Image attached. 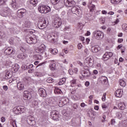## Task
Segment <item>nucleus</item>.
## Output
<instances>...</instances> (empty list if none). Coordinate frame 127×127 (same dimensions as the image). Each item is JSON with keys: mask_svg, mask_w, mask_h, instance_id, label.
<instances>
[{"mask_svg": "<svg viewBox=\"0 0 127 127\" xmlns=\"http://www.w3.org/2000/svg\"><path fill=\"white\" fill-rule=\"evenodd\" d=\"M102 79H103L104 83H107L108 82V77L106 76H101Z\"/></svg>", "mask_w": 127, "mask_h": 127, "instance_id": "79ce46f5", "label": "nucleus"}, {"mask_svg": "<svg viewBox=\"0 0 127 127\" xmlns=\"http://www.w3.org/2000/svg\"><path fill=\"white\" fill-rule=\"evenodd\" d=\"M32 67H33V64H30L29 65V66H28V69H31V68H32Z\"/></svg>", "mask_w": 127, "mask_h": 127, "instance_id": "680f3d73", "label": "nucleus"}, {"mask_svg": "<svg viewBox=\"0 0 127 127\" xmlns=\"http://www.w3.org/2000/svg\"><path fill=\"white\" fill-rule=\"evenodd\" d=\"M26 41L27 43L29 44H33L34 43H36V40L33 39V38L31 37H26Z\"/></svg>", "mask_w": 127, "mask_h": 127, "instance_id": "aec40b11", "label": "nucleus"}, {"mask_svg": "<svg viewBox=\"0 0 127 127\" xmlns=\"http://www.w3.org/2000/svg\"><path fill=\"white\" fill-rule=\"evenodd\" d=\"M1 16L6 17V16H10L11 15V9L8 6L4 7L3 11L0 13Z\"/></svg>", "mask_w": 127, "mask_h": 127, "instance_id": "f03ea898", "label": "nucleus"}, {"mask_svg": "<svg viewBox=\"0 0 127 127\" xmlns=\"http://www.w3.org/2000/svg\"><path fill=\"white\" fill-rule=\"evenodd\" d=\"M12 73V72H10L9 71H7L5 73H0V76H3V79H10V78H11V76H12L11 74Z\"/></svg>", "mask_w": 127, "mask_h": 127, "instance_id": "a211bd4d", "label": "nucleus"}, {"mask_svg": "<svg viewBox=\"0 0 127 127\" xmlns=\"http://www.w3.org/2000/svg\"><path fill=\"white\" fill-rule=\"evenodd\" d=\"M3 90H4L5 91H7V89H8L7 86H6V85H4V86H3Z\"/></svg>", "mask_w": 127, "mask_h": 127, "instance_id": "864d4df0", "label": "nucleus"}, {"mask_svg": "<svg viewBox=\"0 0 127 127\" xmlns=\"http://www.w3.org/2000/svg\"><path fill=\"white\" fill-rule=\"evenodd\" d=\"M51 53H52V54H54V55H56V54H57L58 53V50H57V49L55 48V49H51Z\"/></svg>", "mask_w": 127, "mask_h": 127, "instance_id": "7c9ffc66", "label": "nucleus"}, {"mask_svg": "<svg viewBox=\"0 0 127 127\" xmlns=\"http://www.w3.org/2000/svg\"><path fill=\"white\" fill-rule=\"evenodd\" d=\"M51 117H52V119L56 122L59 121V119H60L59 113L58 112H57V111L56 110H54L51 113Z\"/></svg>", "mask_w": 127, "mask_h": 127, "instance_id": "0eeeda50", "label": "nucleus"}, {"mask_svg": "<svg viewBox=\"0 0 127 127\" xmlns=\"http://www.w3.org/2000/svg\"><path fill=\"white\" fill-rule=\"evenodd\" d=\"M94 109H95L96 111H99V106H94Z\"/></svg>", "mask_w": 127, "mask_h": 127, "instance_id": "69168bd1", "label": "nucleus"}, {"mask_svg": "<svg viewBox=\"0 0 127 127\" xmlns=\"http://www.w3.org/2000/svg\"><path fill=\"white\" fill-rule=\"evenodd\" d=\"M38 93L40 97H42V98H46V97H47V92H46V90L44 88H40L38 90Z\"/></svg>", "mask_w": 127, "mask_h": 127, "instance_id": "2eb2a0df", "label": "nucleus"}, {"mask_svg": "<svg viewBox=\"0 0 127 127\" xmlns=\"http://www.w3.org/2000/svg\"><path fill=\"white\" fill-rule=\"evenodd\" d=\"M22 68L24 69V70H28V66L27 65H23L22 66Z\"/></svg>", "mask_w": 127, "mask_h": 127, "instance_id": "a18cd8bd", "label": "nucleus"}, {"mask_svg": "<svg viewBox=\"0 0 127 127\" xmlns=\"http://www.w3.org/2000/svg\"><path fill=\"white\" fill-rule=\"evenodd\" d=\"M51 1L52 4H57V3H59V4L61 5L60 8H62V7H63V3L60 2V0H51Z\"/></svg>", "mask_w": 127, "mask_h": 127, "instance_id": "5701e85b", "label": "nucleus"}, {"mask_svg": "<svg viewBox=\"0 0 127 127\" xmlns=\"http://www.w3.org/2000/svg\"><path fill=\"white\" fill-rule=\"evenodd\" d=\"M53 24L54 26L56 27V28H58L59 27H60V26H61V25L62 24V22L61 21V20H60L59 17H56L54 18V21Z\"/></svg>", "mask_w": 127, "mask_h": 127, "instance_id": "1a4fd4ad", "label": "nucleus"}, {"mask_svg": "<svg viewBox=\"0 0 127 127\" xmlns=\"http://www.w3.org/2000/svg\"><path fill=\"white\" fill-rule=\"evenodd\" d=\"M37 26L39 29H44V28L47 26V22H46V20L39 21L38 23Z\"/></svg>", "mask_w": 127, "mask_h": 127, "instance_id": "9b49d317", "label": "nucleus"}, {"mask_svg": "<svg viewBox=\"0 0 127 127\" xmlns=\"http://www.w3.org/2000/svg\"><path fill=\"white\" fill-rule=\"evenodd\" d=\"M124 41V40L123 39H118V42L119 43H122Z\"/></svg>", "mask_w": 127, "mask_h": 127, "instance_id": "0e129e2a", "label": "nucleus"}, {"mask_svg": "<svg viewBox=\"0 0 127 127\" xmlns=\"http://www.w3.org/2000/svg\"><path fill=\"white\" fill-rule=\"evenodd\" d=\"M100 50V48L97 47H92V52L96 53L98 52Z\"/></svg>", "mask_w": 127, "mask_h": 127, "instance_id": "72a5a7b5", "label": "nucleus"}, {"mask_svg": "<svg viewBox=\"0 0 127 127\" xmlns=\"http://www.w3.org/2000/svg\"><path fill=\"white\" fill-rule=\"evenodd\" d=\"M55 93L57 95H59V94H62V91L59 88H56L55 89Z\"/></svg>", "mask_w": 127, "mask_h": 127, "instance_id": "f704fd0d", "label": "nucleus"}, {"mask_svg": "<svg viewBox=\"0 0 127 127\" xmlns=\"http://www.w3.org/2000/svg\"><path fill=\"white\" fill-rule=\"evenodd\" d=\"M71 12L74 14H76L77 16H80L82 15V11L80 9V8H77V6H74L71 8Z\"/></svg>", "mask_w": 127, "mask_h": 127, "instance_id": "6e6552de", "label": "nucleus"}, {"mask_svg": "<svg viewBox=\"0 0 127 127\" xmlns=\"http://www.w3.org/2000/svg\"><path fill=\"white\" fill-rule=\"evenodd\" d=\"M68 73L69 74V75H73V70H72V69H69L68 70Z\"/></svg>", "mask_w": 127, "mask_h": 127, "instance_id": "603ef678", "label": "nucleus"}, {"mask_svg": "<svg viewBox=\"0 0 127 127\" xmlns=\"http://www.w3.org/2000/svg\"><path fill=\"white\" fill-rule=\"evenodd\" d=\"M11 5L15 10H16L17 8H19V7H21V4L17 3V1L16 0H12V2L11 3Z\"/></svg>", "mask_w": 127, "mask_h": 127, "instance_id": "ddd939ff", "label": "nucleus"}, {"mask_svg": "<svg viewBox=\"0 0 127 127\" xmlns=\"http://www.w3.org/2000/svg\"><path fill=\"white\" fill-rule=\"evenodd\" d=\"M85 53H86L87 55L89 54V51L88 50V49H85L84 50Z\"/></svg>", "mask_w": 127, "mask_h": 127, "instance_id": "338daca9", "label": "nucleus"}, {"mask_svg": "<svg viewBox=\"0 0 127 127\" xmlns=\"http://www.w3.org/2000/svg\"><path fill=\"white\" fill-rule=\"evenodd\" d=\"M65 3L66 6L71 7V6H75V5L76 4V2H75V1H74L73 0H67Z\"/></svg>", "mask_w": 127, "mask_h": 127, "instance_id": "6ab92c4d", "label": "nucleus"}, {"mask_svg": "<svg viewBox=\"0 0 127 127\" xmlns=\"http://www.w3.org/2000/svg\"><path fill=\"white\" fill-rule=\"evenodd\" d=\"M5 2V1H4V0H0V5L3 4Z\"/></svg>", "mask_w": 127, "mask_h": 127, "instance_id": "09e8293b", "label": "nucleus"}, {"mask_svg": "<svg viewBox=\"0 0 127 127\" xmlns=\"http://www.w3.org/2000/svg\"><path fill=\"white\" fill-rule=\"evenodd\" d=\"M30 3L34 6H36L37 5V0H30Z\"/></svg>", "mask_w": 127, "mask_h": 127, "instance_id": "473e14b6", "label": "nucleus"}, {"mask_svg": "<svg viewBox=\"0 0 127 127\" xmlns=\"http://www.w3.org/2000/svg\"><path fill=\"white\" fill-rule=\"evenodd\" d=\"M17 112H19V114H23V113L25 112V107L21 106H17L15 113H16V115H19V114Z\"/></svg>", "mask_w": 127, "mask_h": 127, "instance_id": "4468645a", "label": "nucleus"}, {"mask_svg": "<svg viewBox=\"0 0 127 127\" xmlns=\"http://www.w3.org/2000/svg\"><path fill=\"white\" fill-rule=\"evenodd\" d=\"M66 82V78H63L62 79H61L60 81L58 83V85H63L64 83Z\"/></svg>", "mask_w": 127, "mask_h": 127, "instance_id": "c9c22d12", "label": "nucleus"}, {"mask_svg": "<svg viewBox=\"0 0 127 127\" xmlns=\"http://www.w3.org/2000/svg\"><path fill=\"white\" fill-rule=\"evenodd\" d=\"M24 100H30L31 99V93L28 91H24L23 94Z\"/></svg>", "mask_w": 127, "mask_h": 127, "instance_id": "dca6fc26", "label": "nucleus"}, {"mask_svg": "<svg viewBox=\"0 0 127 127\" xmlns=\"http://www.w3.org/2000/svg\"><path fill=\"white\" fill-rule=\"evenodd\" d=\"M102 14H107V11H106V10H102Z\"/></svg>", "mask_w": 127, "mask_h": 127, "instance_id": "774afa93", "label": "nucleus"}, {"mask_svg": "<svg viewBox=\"0 0 127 127\" xmlns=\"http://www.w3.org/2000/svg\"><path fill=\"white\" fill-rule=\"evenodd\" d=\"M120 86L122 87H125L126 86V82L123 79H121L120 80Z\"/></svg>", "mask_w": 127, "mask_h": 127, "instance_id": "e433bc0d", "label": "nucleus"}, {"mask_svg": "<svg viewBox=\"0 0 127 127\" xmlns=\"http://www.w3.org/2000/svg\"><path fill=\"white\" fill-rule=\"evenodd\" d=\"M47 82L48 83H53V82H54V79L52 78V77H49L47 79Z\"/></svg>", "mask_w": 127, "mask_h": 127, "instance_id": "ea45409f", "label": "nucleus"}, {"mask_svg": "<svg viewBox=\"0 0 127 127\" xmlns=\"http://www.w3.org/2000/svg\"><path fill=\"white\" fill-rule=\"evenodd\" d=\"M1 122L2 123H4V122H5V118L4 117H1Z\"/></svg>", "mask_w": 127, "mask_h": 127, "instance_id": "6e6d98bb", "label": "nucleus"}, {"mask_svg": "<svg viewBox=\"0 0 127 127\" xmlns=\"http://www.w3.org/2000/svg\"><path fill=\"white\" fill-rule=\"evenodd\" d=\"M71 87H73L74 85H76V80L73 79L70 81Z\"/></svg>", "mask_w": 127, "mask_h": 127, "instance_id": "37998d69", "label": "nucleus"}, {"mask_svg": "<svg viewBox=\"0 0 127 127\" xmlns=\"http://www.w3.org/2000/svg\"><path fill=\"white\" fill-rule=\"evenodd\" d=\"M115 96L117 97V98H122L123 96V90L122 89H118L116 91Z\"/></svg>", "mask_w": 127, "mask_h": 127, "instance_id": "4be33fe9", "label": "nucleus"}, {"mask_svg": "<svg viewBox=\"0 0 127 127\" xmlns=\"http://www.w3.org/2000/svg\"><path fill=\"white\" fill-rule=\"evenodd\" d=\"M27 122L29 126H34L35 125V118L31 116H28L27 118Z\"/></svg>", "mask_w": 127, "mask_h": 127, "instance_id": "f8f14e48", "label": "nucleus"}, {"mask_svg": "<svg viewBox=\"0 0 127 127\" xmlns=\"http://www.w3.org/2000/svg\"><path fill=\"white\" fill-rule=\"evenodd\" d=\"M122 47H123V45L122 44L119 45L118 47H117V50H119L121 49V48H122Z\"/></svg>", "mask_w": 127, "mask_h": 127, "instance_id": "3c124183", "label": "nucleus"}, {"mask_svg": "<svg viewBox=\"0 0 127 127\" xmlns=\"http://www.w3.org/2000/svg\"><path fill=\"white\" fill-rule=\"evenodd\" d=\"M106 96H107V94L106 93L103 94V96L102 98V101L103 102H105V101H106Z\"/></svg>", "mask_w": 127, "mask_h": 127, "instance_id": "49530a36", "label": "nucleus"}, {"mask_svg": "<svg viewBox=\"0 0 127 127\" xmlns=\"http://www.w3.org/2000/svg\"><path fill=\"white\" fill-rule=\"evenodd\" d=\"M38 10L41 13H47L50 12L51 9L47 5H40L38 7Z\"/></svg>", "mask_w": 127, "mask_h": 127, "instance_id": "7ed1b4c3", "label": "nucleus"}, {"mask_svg": "<svg viewBox=\"0 0 127 127\" xmlns=\"http://www.w3.org/2000/svg\"><path fill=\"white\" fill-rule=\"evenodd\" d=\"M77 108H78V105H77L76 104H73V108L74 109V110H77Z\"/></svg>", "mask_w": 127, "mask_h": 127, "instance_id": "de8ad7c7", "label": "nucleus"}, {"mask_svg": "<svg viewBox=\"0 0 127 127\" xmlns=\"http://www.w3.org/2000/svg\"><path fill=\"white\" fill-rule=\"evenodd\" d=\"M89 9H90V11H91V12H93V11L95 10V5L91 4L89 6Z\"/></svg>", "mask_w": 127, "mask_h": 127, "instance_id": "58836bf2", "label": "nucleus"}, {"mask_svg": "<svg viewBox=\"0 0 127 127\" xmlns=\"http://www.w3.org/2000/svg\"><path fill=\"white\" fill-rule=\"evenodd\" d=\"M50 69L53 71L56 69V64H50Z\"/></svg>", "mask_w": 127, "mask_h": 127, "instance_id": "2f4dec72", "label": "nucleus"}, {"mask_svg": "<svg viewBox=\"0 0 127 127\" xmlns=\"http://www.w3.org/2000/svg\"><path fill=\"white\" fill-rule=\"evenodd\" d=\"M17 16L19 18H22L26 14V9L25 8H20L17 11Z\"/></svg>", "mask_w": 127, "mask_h": 127, "instance_id": "9d476101", "label": "nucleus"}, {"mask_svg": "<svg viewBox=\"0 0 127 127\" xmlns=\"http://www.w3.org/2000/svg\"><path fill=\"white\" fill-rule=\"evenodd\" d=\"M17 58H19V59H22V60H23V59H25L26 58L27 56L24 55V54H19L17 56Z\"/></svg>", "mask_w": 127, "mask_h": 127, "instance_id": "bb28decb", "label": "nucleus"}, {"mask_svg": "<svg viewBox=\"0 0 127 127\" xmlns=\"http://www.w3.org/2000/svg\"><path fill=\"white\" fill-rule=\"evenodd\" d=\"M118 107L120 110H125L126 109V104L124 103H120L118 104Z\"/></svg>", "mask_w": 127, "mask_h": 127, "instance_id": "a878e982", "label": "nucleus"}, {"mask_svg": "<svg viewBox=\"0 0 127 127\" xmlns=\"http://www.w3.org/2000/svg\"><path fill=\"white\" fill-rule=\"evenodd\" d=\"M78 49H81L82 48V44H78L77 45Z\"/></svg>", "mask_w": 127, "mask_h": 127, "instance_id": "052dcab7", "label": "nucleus"}, {"mask_svg": "<svg viewBox=\"0 0 127 127\" xmlns=\"http://www.w3.org/2000/svg\"><path fill=\"white\" fill-rule=\"evenodd\" d=\"M84 70H82L81 72V75L85 78H88L91 75V72H90V69L88 66H85L84 68Z\"/></svg>", "mask_w": 127, "mask_h": 127, "instance_id": "423d86ee", "label": "nucleus"}, {"mask_svg": "<svg viewBox=\"0 0 127 127\" xmlns=\"http://www.w3.org/2000/svg\"><path fill=\"white\" fill-rule=\"evenodd\" d=\"M17 87L18 88V90H19L20 91L24 89V85L21 82H18L17 83Z\"/></svg>", "mask_w": 127, "mask_h": 127, "instance_id": "b1692460", "label": "nucleus"}, {"mask_svg": "<svg viewBox=\"0 0 127 127\" xmlns=\"http://www.w3.org/2000/svg\"><path fill=\"white\" fill-rule=\"evenodd\" d=\"M85 65H88L90 67H92L94 64V58L92 56H89L86 58L84 61Z\"/></svg>", "mask_w": 127, "mask_h": 127, "instance_id": "20e7f679", "label": "nucleus"}, {"mask_svg": "<svg viewBox=\"0 0 127 127\" xmlns=\"http://www.w3.org/2000/svg\"><path fill=\"white\" fill-rule=\"evenodd\" d=\"M48 39L51 42H52V41H54L55 40V36L53 35H50L48 36Z\"/></svg>", "mask_w": 127, "mask_h": 127, "instance_id": "cd10ccee", "label": "nucleus"}, {"mask_svg": "<svg viewBox=\"0 0 127 127\" xmlns=\"http://www.w3.org/2000/svg\"><path fill=\"white\" fill-rule=\"evenodd\" d=\"M45 49H46V47H45L44 44H42L36 48L35 52L39 54H43V53H45Z\"/></svg>", "mask_w": 127, "mask_h": 127, "instance_id": "39448f33", "label": "nucleus"}, {"mask_svg": "<svg viewBox=\"0 0 127 127\" xmlns=\"http://www.w3.org/2000/svg\"><path fill=\"white\" fill-rule=\"evenodd\" d=\"M115 123H116L115 119L111 120V125H114L115 124Z\"/></svg>", "mask_w": 127, "mask_h": 127, "instance_id": "13d9d810", "label": "nucleus"}, {"mask_svg": "<svg viewBox=\"0 0 127 127\" xmlns=\"http://www.w3.org/2000/svg\"><path fill=\"white\" fill-rule=\"evenodd\" d=\"M5 37V33L3 31L0 30V39H2V38H4Z\"/></svg>", "mask_w": 127, "mask_h": 127, "instance_id": "c756f323", "label": "nucleus"}, {"mask_svg": "<svg viewBox=\"0 0 127 127\" xmlns=\"http://www.w3.org/2000/svg\"><path fill=\"white\" fill-rule=\"evenodd\" d=\"M41 57V55H36V59H38V60H40Z\"/></svg>", "mask_w": 127, "mask_h": 127, "instance_id": "4d7b16f0", "label": "nucleus"}, {"mask_svg": "<svg viewBox=\"0 0 127 127\" xmlns=\"http://www.w3.org/2000/svg\"><path fill=\"white\" fill-rule=\"evenodd\" d=\"M15 51L12 48H8L4 51V54L5 55H11V54H14Z\"/></svg>", "mask_w": 127, "mask_h": 127, "instance_id": "f3484780", "label": "nucleus"}, {"mask_svg": "<svg viewBox=\"0 0 127 127\" xmlns=\"http://www.w3.org/2000/svg\"><path fill=\"white\" fill-rule=\"evenodd\" d=\"M122 28L124 29V31L127 32V24L123 25Z\"/></svg>", "mask_w": 127, "mask_h": 127, "instance_id": "a19ab883", "label": "nucleus"}, {"mask_svg": "<svg viewBox=\"0 0 127 127\" xmlns=\"http://www.w3.org/2000/svg\"><path fill=\"white\" fill-rule=\"evenodd\" d=\"M121 0H110V1L111 3L116 4V3H119V2H121Z\"/></svg>", "mask_w": 127, "mask_h": 127, "instance_id": "4c0bfd02", "label": "nucleus"}, {"mask_svg": "<svg viewBox=\"0 0 127 127\" xmlns=\"http://www.w3.org/2000/svg\"><path fill=\"white\" fill-rule=\"evenodd\" d=\"M18 69H19V65H18V64H15L12 65L11 70L14 73L17 72V71H18Z\"/></svg>", "mask_w": 127, "mask_h": 127, "instance_id": "412c9836", "label": "nucleus"}, {"mask_svg": "<svg viewBox=\"0 0 127 127\" xmlns=\"http://www.w3.org/2000/svg\"><path fill=\"white\" fill-rule=\"evenodd\" d=\"M110 56H109V54L108 53H105V54L103 56V60L104 61H107V60H109L110 59Z\"/></svg>", "mask_w": 127, "mask_h": 127, "instance_id": "393cba45", "label": "nucleus"}, {"mask_svg": "<svg viewBox=\"0 0 127 127\" xmlns=\"http://www.w3.org/2000/svg\"><path fill=\"white\" fill-rule=\"evenodd\" d=\"M86 106V104H85L84 103H82L80 104V107L82 108H84Z\"/></svg>", "mask_w": 127, "mask_h": 127, "instance_id": "e2e57ef3", "label": "nucleus"}, {"mask_svg": "<svg viewBox=\"0 0 127 127\" xmlns=\"http://www.w3.org/2000/svg\"><path fill=\"white\" fill-rule=\"evenodd\" d=\"M25 27H26L27 28H30L31 26V22L28 21H25Z\"/></svg>", "mask_w": 127, "mask_h": 127, "instance_id": "c85d7f7f", "label": "nucleus"}, {"mask_svg": "<svg viewBox=\"0 0 127 127\" xmlns=\"http://www.w3.org/2000/svg\"><path fill=\"white\" fill-rule=\"evenodd\" d=\"M85 85L86 87H88V86H90V82L89 81H86L85 83Z\"/></svg>", "mask_w": 127, "mask_h": 127, "instance_id": "5fc2aeb1", "label": "nucleus"}, {"mask_svg": "<svg viewBox=\"0 0 127 127\" xmlns=\"http://www.w3.org/2000/svg\"><path fill=\"white\" fill-rule=\"evenodd\" d=\"M107 53L108 54V55L110 58L111 57H113V53L107 52Z\"/></svg>", "mask_w": 127, "mask_h": 127, "instance_id": "bf43d9fd", "label": "nucleus"}, {"mask_svg": "<svg viewBox=\"0 0 127 127\" xmlns=\"http://www.w3.org/2000/svg\"><path fill=\"white\" fill-rule=\"evenodd\" d=\"M102 109H103V110H106V109L108 108V106H107V105H106V103H103L102 105Z\"/></svg>", "mask_w": 127, "mask_h": 127, "instance_id": "c03bdc74", "label": "nucleus"}, {"mask_svg": "<svg viewBox=\"0 0 127 127\" xmlns=\"http://www.w3.org/2000/svg\"><path fill=\"white\" fill-rule=\"evenodd\" d=\"M123 117V115H122V113H119L118 114V118H119V119H121V118H122Z\"/></svg>", "mask_w": 127, "mask_h": 127, "instance_id": "8fccbe9b", "label": "nucleus"}, {"mask_svg": "<svg viewBox=\"0 0 127 127\" xmlns=\"http://www.w3.org/2000/svg\"><path fill=\"white\" fill-rule=\"evenodd\" d=\"M93 37L97 40H101L104 38V34L100 31L95 30L92 33Z\"/></svg>", "mask_w": 127, "mask_h": 127, "instance_id": "f257e3e1", "label": "nucleus"}]
</instances>
